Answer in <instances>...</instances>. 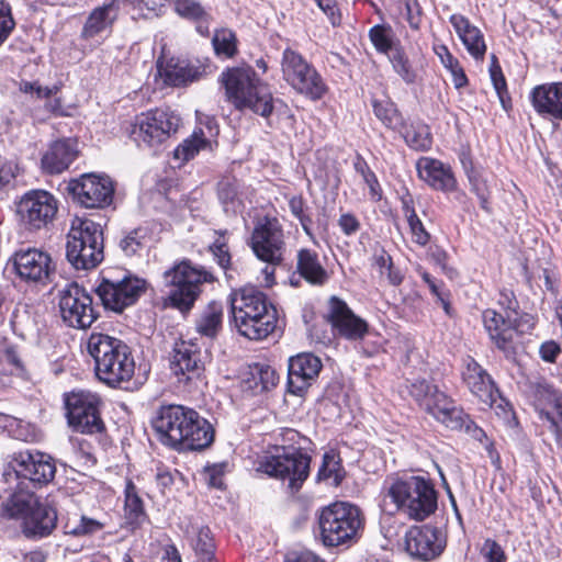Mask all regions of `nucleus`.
Masks as SVG:
<instances>
[{"label": "nucleus", "instance_id": "1", "mask_svg": "<svg viewBox=\"0 0 562 562\" xmlns=\"http://www.w3.org/2000/svg\"><path fill=\"white\" fill-rule=\"evenodd\" d=\"M151 426L162 445L178 451L203 450L214 440L213 426L198 412L182 405L159 407Z\"/></svg>", "mask_w": 562, "mask_h": 562}, {"label": "nucleus", "instance_id": "2", "mask_svg": "<svg viewBox=\"0 0 562 562\" xmlns=\"http://www.w3.org/2000/svg\"><path fill=\"white\" fill-rule=\"evenodd\" d=\"M233 326L250 340H262L277 326V311L267 295L254 286L235 290L229 295Z\"/></svg>", "mask_w": 562, "mask_h": 562}, {"label": "nucleus", "instance_id": "3", "mask_svg": "<svg viewBox=\"0 0 562 562\" xmlns=\"http://www.w3.org/2000/svg\"><path fill=\"white\" fill-rule=\"evenodd\" d=\"M385 497L390 498L398 513L409 519L422 521L437 509L438 495L432 482L420 475H403L387 479Z\"/></svg>", "mask_w": 562, "mask_h": 562}, {"label": "nucleus", "instance_id": "4", "mask_svg": "<svg viewBox=\"0 0 562 562\" xmlns=\"http://www.w3.org/2000/svg\"><path fill=\"white\" fill-rule=\"evenodd\" d=\"M88 351L95 362V374L110 386L130 382L135 362L127 345L101 333H93L88 340Z\"/></svg>", "mask_w": 562, "mask_h": 562}, {"label": "nucleus", "instance_id": "5", "mask_svg": "<svg viewBox=\"0 0 562 562\" xmlns=\"http://www.w3.org/2000/svg\"><path fill=\"white\" fill-rule=\"evenodd\" d=\"M227 100L238 110L248 109L268 117L273 111V97L251 67L229 68L221 75Z\"/></svg>", "mask_w": 562, "mask_h": 562}, {"label": "nucleus", "instance_id": "6", "mask_svg": "<svg viewBox=\"0 0 562 562\" xmlns=\"http://www.w3.org/2000/svg\"><path fill=\"white\" fill-rule=\"evenodd\" d=\"M66 257L76 269H92L103 260V234L91 220L75 218L67 235Z\"/></svg>", "mask_w": 562, "mask_h": 562}, {"label": "nucleus", "instance_id": "7", "mask_svg": "<svg viewBox=\"0 0 562 562\" xmlns=\"http://www.w3.org/2000/svg\"><path fill=\"white\" fill-rule=\"evenodd\" d=\"M360 509L348 503H335L324 508L319 516L322 541L327 547L352 543L362 528Z\"/></svg>", "mask_w": 562, "mask_h": 562}, {"label": "nucleus", "instance_id": "8", "mask_svg": "<svg viewBox=\"0 0 562 562\" xmlns=\"http://www.w3.org/2000/svg\"><path fill=\"white\" fill-rule=\"evenodd\" d=\"M162 278L164 285L169 289L167 302L180 311H189L200 295L202 284L212 281L207 271L186 260L166 270Z\"/></svg>", "mask_w": 562, "mask_h": 562}, {"label": "nucleus", "instance_id": "9", "mask_svg": "<svg viewBox=\"0 0 562 562\" xmlns=\"http://www.w3.org/2000/svg\"><path fill=\"white\" fill-rule=\"evenodd\" d=\"M180 117L168 109H155L135 116L130 136L143 149L156 151L179 127Z\"/></svg>", "mask_w": 562, "mask_h": 562}, {"label": "nucleus", "instance_id": "10", "mask_svg": "<svg viewBox=\"0 0 562 562\" xmlns=\"http://www.w3.org/2000/svg\"><path fill=\"white\" fill-rule=\"evenodd\" d=\"M281 71L283 79L301 94L317 100L326 92V85L321 75L292 48H285L282 53Z\"/></svg>", "mask_w": 562, "mask_h": 562}, {"label": "nucleus", "instance_id": "11", "mask_svg": "<svg viewBox=\"0 0 562 562\" xmlns=\"http://www.w3.org/2000/svg\"><path fill=\"white\" fill-rule=\"evenodd\" d=\"M58 311L63 322L72 328L86 329L97 319L92 297L78 283H66L58 291Z\"/></svg>", "mask_w": 562, "mask_h": 562}, {"label": "nucleus", "instance_id": "12", "mask_svg": "<svg viewBox=\"0 0 562 562\" xmlns=\"http://www.w3.org/2000/svg\"><path fill=\"white\" fill-rule=\"evenodd\" d=\"M69 426L81 434H98L103 430L99 413V397L87 391H74L65 396Z\"/></svg>", "mask_w": 562, "mask_h": 562}, {"label": "nucleus", "instance_id": "13", "mask_svg": "<svg viewBox=\"0 0 562 562\" xmlns=\"http://www.w3.org/2000/svg\"><path fill=\"white\" fill-rule=\"evenodd\" d=\"M311 458L299 450L266 457L258 470L269 476L288 480L289 488L297 492L310 473Z\"/></svg>", "mask_w": 562, "mask_h": 562}, {"label": "nucleus", "instance_id": "14", "mask_svg": "<svg viewBox=\"0 0 562 562\" xmlns=\"http://www.w3.org/2000/svg\"><path fill=\"white\" fill-rule=\"evenodd\" d=\"M250 247L259 260L271 266L280 265L285 251V240L279 220L276 217L260 220L252 231Z\"/></svg>", "mask_w": 562, "mask_h": 562}, {"label": "nucleus", "instance_id": "15", "mask_svg": "<svg viewBox=\"0 0 562 562\" xmlns=\"http://www.w3.org/2000/svg\"><path fill=\"white\" fill-rule=\"evenodd\" d=\"M9 468L13 472H4L7 482L24 479L34 484H47L56 473L53 459L40 451H19L12 454Z\"/></svg>", "mask_w": 562, "mask_h": 562}, {"label": "nucleus", "instance_id": "16", "mask_svg": "<svg viewBox=\"0 0 562 562\" xmlns=\"http://www.w3.org/2000/svg\"><path fill=\"white\" fill-rule=\"evenodd\" d=\"M74 200L87 209H103L112 203L114 184L110 177L85 173L68 184Z\"/></svg>", "mask_w": 562, "mask_h": 562}, {"label": "nucleus", "instance_id": "17", "mask_svg": "<svg viewBox=\"0 0 562 562\" xmlns=\"http://www.w3.org/2000/svg\"><path fill=\"white\" fill-rule=\"evenodd\" d=\"M146 282L143 279L126 276L120 280L103 278L97 288V294L103 306L116 313L133 305L145 291Z\"/></svg>", "mask_w": 562, "mask_h": 562}, {"label": "nucleus", "instance_id": "18", "mask_svg": "<svg viewBox=\"0 0 562 562\" xmlns=\"http://www.w3.org/2000/svg\"><path fill=\"white\" fill-rule=\"evenodd\" d=\"M57 210V200L44 190L25 193L16 204L19 221L33 229H40L50 223Z\"/></svg>", "mask_w": 562, "mask_h": 562}, {"label": "nucleus", "instance_id": "19", "mask_svg": "<svg viewBox=\"0 0 562 562\" xmlns=\"http://www.w3.org/2000/svg\"><path fill=\"white\" fill-rule=\"evenodd\" d=\"M424 408L447 428L464 429L467 432H471L473 427L474 438L481 439V435H483L482 429L474 426L463 411L438 389L432 391L430 400L425 403Z\"/></svg>", "mask_w": 562, "mask_h": 562}, {"label": "nucleus", "instance_id": "20", "mask_svg": "<svg viewBox=\"0 0 562 562\" xmlns=\"http://www.w3.org/2000/svg\"><path fill=\"white\" fill-rule=\"evenodd\" d=\"M13 267L21 280L32 283L45 284L54 273L50 256L36 248L16 251L13 256Z\"/></svg>", "mask_w": 562, "mask_h": 562}, {"label": "nucleus", "instance_id": "21", "mask_svg": "<svg viewBox=\"0 0 562 562\" xmlns=\"http://www.w3.org/2000/svg\"><path fill=\"white\" fill-rule=\"evenodd\" d=\"M327 317L333 328L346 339L359 340L368 333V323L357 316L347 303L337 296H331L328 301Z\"/></svg>", "mask_w": 562, "mask_h": 562}, {"label": "nucleus", "instance_id": "22", "mask_svg": "<svg viewBox=\"0 0 562 562\" xmlns=\"http://www.w3.org/2000/svg\"><path fill=\"white\" fill-rule=\"evenodd\" d=\"M463 381L468 385L472 394L479 397L484 404H488L492 408L502 411L504 417H508L512 413L508 403L503 405V400L495 398L494 383L487 372L473 359L469 360L462 373ZM499 414L498 412H496Z\"/></svg>", "mask_w": 562, "mask_h": 562}, {"label": "nucleus", "instance_id": "23", "mask_svg": "<svg viewBox=\"0 0 562 562\" xmlns=\"http://www.w3.org/2000/svg\"><path fill=\"white\" fill-rule=\"evenodd\" d=\"M406 551L422 561H430L442 552L445 539L438 529L431 526L411 528L405 537Z\"/></svg>", "mask_w": 562, "mask_h": 562}, {"label": "nucleus", "instance_id": "24", "mask_svg": "<svg viewBox=\"0 0 562 562\" xmlns=\"http://www.w3.org/2000/svg\"><path fill=\"white\" fill-rule=\"evenodd\" d=\"M322 369V361L313 353L304 352L289 360L288 391L302 396Z\"/></svg>", "mask_w": 562, "mask_h": 562}, {"label": "nucleus", "instance_id": "25", "mask_svg": "<svg viewBox=\"0 0 562 562\" xmlns=\"http://www.w3.org/2000/svg\"><path fill=\"white\" fill-rule=\"evenodd\" d=\"M170 369L180 384L199 378L203 371V362L198 346L191 341L176 344Z\"/></svg>", "mask_w": 562, "mask_h": 562}, {"label": "nucleus", "instance_id": "26", "mask_svg": "<svg viewBox=\"0 0 562 562\" xmlns=\"http://www.w3.org/2000/svg\"><path fill=\"white\" fill-rule=\"evenodd\" d=\"M530 100L543 119L562 121V82L536 86L530 92Z\"/></svg>", "mask_w": 562, "mask_h": 562}, {"label": "nucleus", "instance_id": "27", "mask_svg": "<svg viewBox=\"0 0 562 562\" xmlns=\"http://www.w3.org/2000/svg\"><path fill=\"white\" fill-rule=\"evenodd\" d=\"M419 178L435 190L451 192L457 188V180L451 167L442 161L420 157L416 162Z\"/></svg>", "mask_w": 562, "mask_h": 562}, {"label": "nucleus", "instance_id": "28", "mask_svg": "<svg viewBox=\"0 0 562 562\" xmlns=\"http://www.w3.org/2000/svg\"><path fill=\"white\" fill-rule=\"evenodd\" d=\"M513 314L516 315V310L509 305L505 315L492 308L485 310L482 315L483 324L490 338L503 350L509 348L514 340V329L512 328Z\"/></svg>", "mask_w": 562, "mask_h": 562}, {"label": "nucleus", "instance_id": "29", "mask_svg": "<svg viewBox=\"0 0 562 562\" xmlns=\"http://www.w3.org/2000/svg\"><path fill=\"white\" fill-rule=\"evenodd\" d=\"M205 130L199 127L192 136L183 140L175 150V158L181 161H188L195 157L201 150H212L213 140L218 134V127L214 119L206 117Z\"/></svg>", "mask_w": 562, "mask_h": 562}, {"label": "nucleus", "instance_id": "30", "mask_svg": "<svg viewBox=\"0 0 562 562\" xmlns=\"http://www.w3.org/2000/svg\"><path fill=\"white\" fill-rule=\"evenodd\" d=\"M35 505V494L26 490L23 482H18L14 488L8 490L0 498V515L5 518L24 519Z\"/></svg>", "mask_w": 562, "mask_h": 562}, {"label": "nucleus", "instance_id": "31", "mask_svg": "<svg viewBox=\"0 0 562 562\" xmlns=\"http://www.w3.org/2000/svg\"><path fill=\"white\" fill-rule=\"evenodd\" d=\"M76 140L71 138L54 142L42 157V168L50 175H58L68 169L77 158Z\"/></svg>", "mask_w": 562, "mask_h": 562}, {"label": "nucleus", "instance_id": "32", "mask_svg": "<svg viewBox=\"0 0 562 562\" xmlns=\"http://www.w3.org/2000/svg\"><path fill=\"white\" fill-rule=\"evenodd\" d=\"M56 524V510L37 501V505L23 519V531L26 536L45 537L55 529Z\"/></svg>", "mask_w": 562, "mask_h": 562}, {"label": "nucleus", "instance_id": "33", "mask_svg": "<svg viewBox=\"0 0 562 562\" xmlns=\"http://www.w3.org/2000/svg\"><path fill=\"white\" fill-rule=\"evenodd\" d=\"M158 71L166 85L180 87L200 80L206 74V67L171 60L159 67Z\"/></svg>", "mask_w": 562, "mask_h": 562}, {"label": "nucleus", "instance_id": "34", "mask_svg": "<svg viewBox=\"0 0 562 562\" xmlns=\"http://www.w3.org/2000/svg\"><path fill=\"white\" fill-rule=\"evenodd\" d=\"M450 23L469 54L475 59H482L486 52V45L481 31L472 25L462 14H452L450 16Z\"/></svg>", "mask_w": 562, "mask_h": 562}, {"label": "nucleus", "instance_id": "35", "mask_svg": "<svg viewBox=\"0 0 562 562\" xmlns=\"http://www.w3.org/2000/svg\"><path fill=\"white\" fill-rule=\"evenodd\" d=\"M297 271L300 276L313 285H324L329 273L319 261L317 252L311 249H301L297 252Z\"/></svg>", "mask_w": 562, "mask_h": 562}, {"label": "nucleus", "instance_id": "36", "mask_svg": "<svg viewBox=\"0 0 562 562\" xmlns=\"http://www.w3.org/2000/svg\"><path fill=\"white\" fill-rule=\"evenodd\" d=\"M402 137L405 143L414 150L426 151L430 149L432 144V137L428 125L422 121H412L409 125L403 121V126L400 130Z\"/></svg>", "mask_w": 562, "mask_h": 562}, {"label": "nucleus", "instance_id": "37", "mask_svg": "<svg viewBox=\"0 0 562 562\" xmlns=\"http://www.w3.org/2000/svg\"><path fill=\"white\" fill-rule=\"evenodd\" d=\"M345 475L346 472L339 454L334 450L325 452L317 472V481L325 482L330 486H338Z\"/></svg>", "mask_w": 562, "mask_h": 562}, {"label": "nucleus", "instance_id": "38", "mask_svg": "<svg viewBox=\"0 0 562 562\" xmlns=\"http://www.w3.org/2000/svg\"><path fill=\"white\" fill-rule=\"evenodd\" d=\"M375 117L387 128L396 131L403 126V116L396 104L389 98L376 99L371 101Z\"/></svg>", "mask_w": 562, "mask_h": 562}, {"label": "nucleus", "instance_id": "39", "mask_svg": "<svg viewBox=\"0 0 562 562\" xmlns=\"http://www.w3.org/2000/svg\"><path fill=\"white\" fill-rule=\"evenodd\" d=\"M223 306L217 302H211L196 321V330L206 337H214L222 328Z\"/></svg>", "mask_w": 562, "mask_h": 562}, {"label": "nucleus", "instance_id": "40", "mask_svg": "<svg viewBox=\"0 0 562 562\" xmlns=\"http://www.w3.org/2000/svg\"><path fill=\"white\" fill-rule=\"evenodd\" d=\"M124 516L128 524L140 525L147 518L144 504L137 493L136 486L128 481L125 486Z\"/></svg>", "mask_w": 562, "mask_h": 562}, {"label": "nucleus", "instance_id": "41", "mask_svg": "<svg viewBox=\"0 0 562 562\" xmlns=\"http://www.w3.org/2000/svg\"><path fill=\"white\" fill-rule=\"evenodd\" d=\"M217 195L226 212H237L240 209L241 199L237 179L223 178L217 186Z\"/></svg>", "mask_w": 562, "mask_h": 562}, {"label": "nucleus", "instance_id": "42", "mask_svg": "<svg viewBox=\"0 0 562 562\" xmlns=\"http://www.w3.org/2000/svg\"><path fill=\"white\" fill-rule=\"evenodd\" d=\"M251 379L247 381L249 387L255 393L270 390L277 384L278 374L276 370L268 364H256L250 372Z\"/></svg>", "mask_w": 562, "mask_h": 562}, {"label": "nucleus", "instance_id": "43", "mask_svg": "<svg viewBox=\"0 0 562 562\" xmlns=\"http://www.w3.org/2000/svg\"><path fill=\"white\" fill-rule=\"evenodd\" d=\"M103 528V524L97 519L79 516L77 514L69 516L64 525L66 535L71 536H87L98 532Z\"/></svg>", "mask_w": 562, "mask_h": 562}, {"label": "nucleus", "instance_id": "44", "mask_svg": "<svg viewBox=\"0 0 562 562\" xmlns=\"http://www.w3.org/2000/svg\"><path fill=\"white\" fill-rule=\"evenodd\" d=\"M389 59L395 72L406 83L411 85L417 80L418 71L413 66L402 47H395L392 49V54H389Z\"/></svg>", "mask_w": 562, "mask_h": 562}, {"label": "nucleus", "instance_id": "45", "mask_svg": "<svg viewBox=\"0 0 562 562\" xmlns=\"http://www.w3.org/2000/svg\"><path fill=\"white\" fill-rule=\"evenodd\" d=\"M149 234L145 227H137L128 232L120 241L122 251L132 257L138 255L143 249L148 246Z\"/></svg>", "mask_w": 562, "mask_h": 562}, {"label": "nucleus", "instance_id": "46", "mask_svg": "<svg viewBox=\"0 0 562 562\" xmlns=\"http://www.w3.org/2000/svg\"><path fill=\"white\" fill-rule=\"evenodd\" d=\"M214 52L217 56L232 58L237 54V38L228 29L217 30L212 38Z\"/></svg>", "mask_w": 562, "mask_h": 562}, {"label": "nucleus", "instance_id": "47", "mask_svg": "<svg viewBox=\"0 0 562 562\" xmlns=\"http://www.w3.org/2000/svg\"><path fill=\"white\" fill-rule=\"evenodd\" d=\"M110 11L111 9L106 7L94 9L85 24L82 35L91 38L104 31L110 23Z\"/></svg>", "mask_w": 562, "mask_h": 562}, {"label": "nucleus", "instance_id": "48", "mask_svg": "<svg viewBox=\"0 0 562 562\" xmlns=\"http://www.w3.org/2000/svg\"><path fill=\"white\" fill-rule=\"evenodd\" d=\"M175 12L187 20L203 21L209 16L205 9L196 0H171Z\"/></svg>", "mask_w": 562, "mask_h": 562}, {"label": "nucleus", "instance_id": "49", "mask_svg": "<svg viewBox=\"0 0 562 562\" xmlns=\"http://www.w3.org/2000/svg\"><path fill=\"white\" fill-rule=\"evenodd\" d=\"M403 210L413 236V240L420 246H425L429 241L430 236L415 213V210L411 207L406 201L403 202Z\"/></svg>", "mask_w": 562, "mask_h": 562}, {"label": "nucleus", "instance_id": "50", "mask_svg": "<svg viewBox=\"0 0 562 562\" xmlns=\"http://www.w3.org/2000/svg\"><path fill=\"white\" fill-rule=\"evenodd\" d=\"M392 35L393 32L389 25H375L369 32L372 44L376 50L381 53L392 54V49L398 47L397 45H393Z\"/></svg>", "mask_w": 562, "mask_h": 562}, {"label": "nucleus", "instance_id": "51", "mask_svg": "<svg viewBox=\"0 0 562 562\" xmlns=\"http://www.w3.org/2000/svg\"><path fill=\"white\" fill-rule=\"evenodd\" d=\"M375 266L379 268V272L382 277H386L390 284L396 286L403 281V274L400 269L395 268L392 258L382 252L375 257Z\"/></svg>", "mask_w": 562, "mask_h": 562}, {"label": "nucleus", "instance_id": "52", "mask_svg": "<svg viewBox=\"0 0 562 562\" xmlns=\"http://www.w3.org/2000/svg\"><path fill=\"white\" fill-rule=\"evenodd\" d=\"M506 554L503 548L493 539H486L479 553L477 562H505Z\"/></svg>", "mask_w": 562, "mask_h": 562}, {"label": "nucleus", "instance_id": "53", "mask_svg": "<svg viewBox=\"0 0 562 562\" xmlns=\"http://www.w3.org/2000/svg\"><path fill=\"white\" fill-rule=\"evenodd\" d=\"M469 181L471 183V190L477 195L481 201V206L487 209L488 201V188L486 181L475 172L474 170H467Z\"/></svg>", "mask_w": 562, "mask_h": 562}, {"label": "nucleus", "instance_id": "54", "mask_svg": "<svg viewBox=\"0 0 562 562\" xmlns=\"http://www.w3.org/2000/svg\"><path fill=\"white\" fill-rule=\"evenodd\" d=\"M15 26L10 5L0 1V46L7 41Z\"/></svg>", "mask_w": 562, "mask_h": 562}, {"label": "nucleus", "instance_id": "55", "mask_svg": "<svg viewBox=\"0 0 562 562\" xmlns=\"http://www.w3.org/2000/svg\"><path fill=\"white\" fill-rule=\"evenodd\" d=\"M210 250L216 259L217 263L226 270L231 265V255L223 234H221L214 240V243L210 246Z\"/></svg>", "mask_w": 562, "mask_h": 562}, {"label": "nucleus", "instance_id": "56", "mask_svg": "<svg viewBox=\"0 0 562 562\" xmlns=\"http://www.w3.org/2000/svg\"><path fill=\"white\" fill-rule=\"evenodd\" d=\"M437 389V386L430 385L426 380H417L409 385V393L422 407H425V403L430 400L432 391Z\"/></svg>", "mask_w": 562, "mask_h": 562}, {"label": "nucleus", "instance_id": "57", "mask_svg": "<svg viewBox=\"0 0 562 562\" xmlns=\"http://www.w3.org/2000/svg\"><path fill=\"white\" fill-rule=\"evenodd\" d=\"M213 549L214 546L212 539L209 536V530H201L194 543V550L196 554H199L204 562H210L213 558Z\"/></svg>", "mask_w": 562, "mask_h": 562}, {"label": "nucleus", "instance_id": "58", "mask_svg": "<svg viewBox=\"0 0 562 562\" xmlns=\"http://www.w3.org/2000/svg\"><path fill=\"white\" fill-rule=\"evenodd\" d=\"M304 200L302 196H292L289 201L291 213L300 221L305 233L311 234L312 218L304 213Z\"/></svg>", "mask_w": 562, "mask_h": 562}, {"label": "nucleus", "instance_id": "59", "mask_svg": "<svg viewBox=\"0 0 562 562\" xmlns=\"http://www.w3.org/2000/svg\"><path fill=\"white\" fill-rule=\"evenodd\" d=\"M490 75L493 86L504 108H506L505 95L507 94L506 81L498 64L491 65Z\"/></svg>", "mask_w": 562, "mask_h": 562}, {"label": "nucleus", "instance_id": "60", "mask_svg": "<svg viewBox=\"0 0 562 562\" xmlns=\"http://www.w3.org/2000/svg\"><path fill=\"white\" fill-rule=\"evenodd\" d=\"M225 463L213 464L205 468V475L210 486L215 488L223 487V475L225 472Z\"/></svg>", "mask_w": 562, "mask_h": 562}, {"label": "nucleus", "instance_id": "61", "mask_svg": "<svg viewBox=\"0 0 562 562\" xmlns=\"http://www.w3.org/2000/svg\"><path fill=\"white\" fill-rule=\"evenodd\" d=\"M535 326L533 317L529 314H522L518 316V313L516 312V315L513 314V323L512 328L514 329V337L517 334H526L529 333Z\"/></svg>", "mask_w": 562, "mask_h": 562}, {"label": "nucleus", "instance_id": "62", "mask_svg": "<svg viewBox=\"0 0 562 562\" xmlns=\"http://www.w3.org/2000/svg\"><path fill=\"white\" fill-rule=\"evenodd\" d=\"M20 90L24 93H35L37 98H48L56 93L58 88L56 86L53 88L42 87L37 82L23 81L20 85Z\"/></svg>", "mask_w": 562, "mask_h": 562}, {"label": "nucleus", "instance_id": "63", "mask_svg": "<svg viewBox=\"0 0 562 562\" xmlns=\"http://www.w3.org/2000/svg\"><path fill=\"white\" fill-rule=\"evenodd\" d=\"M338 225L348 236L356 234L360 229L359 220L351 213L341 214L338 220Z\"/></svg>", "mask_w": 562, "mask_h": 562}, {"label": "nucleus", "instance_id": "64", "mask_svg": "<svg viewBox=\"0 0 562 562\" xmlns=\"http://www.w3.org/2000/svg\"><path fill=\"white\" fill-rule=\"evenodd\" d=\"M540 418L548 424V430L554 435L557 445L562 449V426L554 422V415L549 412H542Z\"/></svg>", "mask_w": 562, "mask_h": 562}]
</instances>
